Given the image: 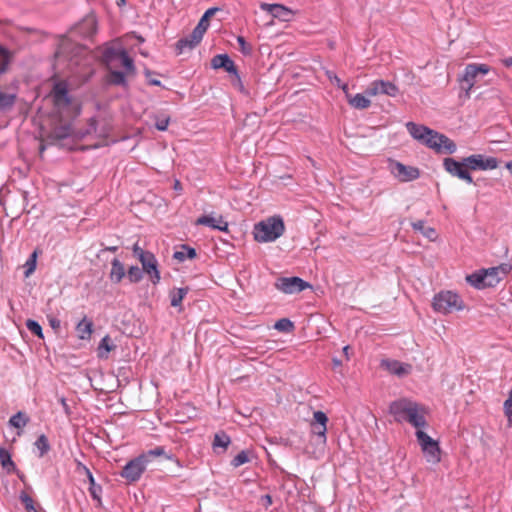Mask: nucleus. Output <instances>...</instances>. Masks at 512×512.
<instances>
[{
  "mask_svg": "<svg viewBox=\"0 0 512 512\" xmlns=\"http://www.w3.org/2000/svg\"><path fill=\"white\" fill-rule=\"evenodd\" d=\"M34 446L38 450V457L42 458L47 454L51 448L49 440L46 435L41 434L34 443Z\"/></svg>",
  "mask_w": 512,
  "mask_h": 512,
  "instance_id": "c9c22d12",
  "label": "nucleus"
},
{
  "mask_svg": "<svg viewBox=\"0 0 512 512\" xmlns=\"http://www.w3.org/2000/svg\"><path fill=\"white\" fill-rule=\"evenodd\" d=\"M506 169L512 174V160L505 164Z\"/></svg>",
  "mask_w": 512,
  "mask_h": 512,
  "instance_id": "338daca9",
  "label": "nucleus"
},
{
  "mask_svg": "<svg viewBox=\"0 0 512 512\" xmlns=\"http://www.w3.org/2000/svg\"><path fill=\"white\" fill-rule=\"evenodd\" d=\"M26 327L32 334H35L39 338L43 339L44 336H43V332H42V327L37 321L28 319L26 321Z\"/></svg>",
  "mask_w": 512,
  "mask_h": 512,
  "instance_id": "8fccbe9b",
  "label": "nucleus"
},
{
  "mask_svg": "<svg viewBox=\"0 0 512 512\" xmlns=\"http://www.w3.org/2000/svg\"><path fill=\"white\" fill-rule=\"evenodd\" d=\"M465 161L468 165L469 172L471 170H494L499 165V161L497 158L492 156L486 157L483 154H472L468 157H465Z\"/></svg>",
  "mask_w": 512,
  "mask_h": 512,
  "instance_id": "1a4fd4ad",
  "label": "nucleus"
},
{
  "mask_svg": "<svg viewBox=\"0 0 512 512\" xmlns=\"http://www.w3.org/2000/svg\"><path fill=\"white\" fill-rule=\"evenodd\" d=\"M237 42L239 44V50L243 55L248 56L252 54L253 48L251 44L247 43L243 36H238Z\"/></svg>",
  "mask_w": 512,
  "mask_h": 512,
  "instance_id": "3c124183",
  "label": "nucleus"
},
{
  "mask_svg": "<svg viewBox=\"0 0 512 512\" xmlns=\"http://www.w3.org/2000/svg\"><path fill=\"white\" fill-rule=\"evenodd\" d=\"M142 456H145V459L147 460V464L151 461L152 457H159V456H165L167 459H171V456L166 455L165 448L163 446H157L154 449L148 450L147 452H144L141 454Z\"/></svg>",
  "mask_w": 512,
  "mask_h": 512,
  "instance_id": "58836bf2",
  "label": "nucleus"
},
{
  "mask_svg": "<svg viewBox=\"0 0 512 512\" xmlns=\"http://www.w3.org/2000/svg\"><path fill=\"white\" fill-rule=\"evenodd\" d=\"M16 96L14 94H7L0 92V108L8 109L13 106Z\"/></svg>",
  "mask_w": 512,
  "mask_h": 512,
  "instance_id": "a18cd8bd",
  "label": "nucleus"
},
{
  "mask_svg": "<svg viewBox=\"0 0 512 512\" xmlns=\"http://www.w3.org/2000/svg\"><path fill=\"white\" fill-rule=\"evenodd\" d=\"M511 265L507 263L496 267L481 269L466 276V281L476 289L495 287L511 270Z\"/></svg>",
  "mask_w": 512,
  "mask_h": 512,
  "instance_id": "f03ea898",
  "label": "nucleus"
},
{
  "mask_svg": "<svg viewBox=\"0 0 512 512\" xmlns=\"http://www.w3.org/2000/svg\"><path fill=\"white\" fill-rule=\"evenodd\" d=\"M78 337L82 340L89 339L93 332V322L86 316L76 325Z\"/></svg>",
  "mask_w": 512,
  "mask_h": 512,
  "instance_id": "cd10ccee",
  "label": "nucleus"
},
{
  "mask_svg": "<svg viewBox=\"0 0 512 512\" xmlns=\"http://www.w3.org/2000/svg\"><path fill=\"white\" fill-rule=\"evenodd\" d=\"M327 76H328V78L330 79V81H331L332 83H334V84H335V85H337V86H340V82H341V80H340V78H339V77H337V75H335L334 73H332V72L328 71V72H327Z\"/></svg>",
  "mask_w": 512,
  "mask_h": 512,
  "instance_id": "4d7b16f0",
  "label": "nucleus"
},
{
  "mask_svg": "<svg viewBox=\"0 0 512 512\" xmlns=\"http://www.w3.org/2000/svg\"><path fill=\"white\" fill-rule=\"evenodd\" d=\"M274 328L280 332L289 333L294 329V324L288 318H281L275 322Z\"/></svg>",
  "mask_w": 512,
  "mask_h": 512,
  "instance_id": "a19ab883",
  "label": "nucleus"
},
{
  "mask_svg": "<svg viewBox=\"0 0 512 512\" xmlns=\"http://www.w3.org/2000/svg\"><path fill=\"white\" fill-rule=\"evenodd\" d=\"M37 252L34 251L27 259L24 267L26 268L24 275L29 277L36 269Z\"/></svg>",
  "mask_w": 512,
  "mask_h": 512,
  "instance_id": "de8ad7c7",
  "label": "nucleus"
},
{
  "mask_svg": "<svg viewBox=\"0 0 512 512\" xmlns=\"http://www.w3.org/2000/svg\"><path fill=\"white\" fill-rule=\"evenodd\" d=\"M230 444L231 438L226 432L219 431L214 435L212 447L216 453L225 452Z\"/></svg>",
  "mask_w": 512,
  "mask_h": 512,
  "instance_id": "b1692460",
  "label": "nucleus"
},
{
  "mask_svg": "<svg viewBox=\"0 0 512 512\" xmlns=\"http://www.w3.org/2000/svg\"><path fill=\"white\" fill-rule=\"evenodd\" d=\"M77 463V471L78 473H84L86 475V478L88 479L89 483H91V478H94L92 472L89 470L87 466L82 464L80 461H76Z\"/></svg>",
  "mask_w": 512,
  "mask_h": 512,
  "instance_id": "5fc2aeb1",
  "label": "nucleus"
},
{
  "mask_svg": "<svg viewBox=\"0 0 512 512\" xmlns=\"http://www.w3.org/2000/svg\"><path fill=\"white\" fill-rule=\"evenodd\" d=\"M196 256V250L187 245H182L181 249L175 251L173 254L174 259L183 262L187 259H193Z\"/></svg>",
  "mask_w": 512,
  "mask_h": 512,
  "instance_id": "473e14b6",
  "label": "nucleus"
},
{
  "mask_svg": "<svg viewBox=\"0 0 512 512\" xmlns=\"http://www.w3.org/2000/svg\"><path fill=\"white\" fill-rule=\"evenodd\" d=\"M72 126L69 123L55 126L49 133L48 138L50 140H64L72 135Z\"/></svg>",
  "mask_w": 512,
  "mask_h": 512,
  "instance_id": "393cba45",
  "label": "nucleus"
},
{
  "mask_svg": "<svg viewBox=\"0 0 512 512\" xmlns=\"http://www.w3.org/2000/svg\"><path fill=\"white\" fill-rule=\"evenodd\" d=\"M211 67L213 69H224L230 74H233L237 78V82L239 83L240 87L242 88V83L240 76L238 74V70L236 68L235 63L233 60L227 55V54H218L215 55L211 59Z\"/></svg>",
  "mask_w": 512,
  "mask_h": 512,
  "instance_id": "dca6fc26",
  "label": "nucleus"
},
{
  "mask_svg": "<svg viewBox=\"0 0 512 512\" xmlns=\"http://www.w3.org/2000/svg\"><path fill=\"white\" fill-rule=\"evenodd\" d=\"M506 417H507L509 426L512 427V413L511 414H507Z\"/></svg>",
  "mask_w": 512,
  "mask_h": 512,
  "instance_id": "774afa93",
  "label": "nucleus"
},
{
  "mask_svg": "<svg viewBox=\"0 0 512 512\" xmlns=\"http://www.w3.org/2000/svg\"><path fill=\"white\" fill-rule=\"evenodd\" d=\"M89 493L94 500H97L99 505H101V494L102 487L96 484L95 479L91 478V483H89Z\"/></svg>",
  "mask_w": 512,
  "mask_h": 512,
  "instance_id": "c03bdc74",
  "label": "nucleus"
},
{
  "mask_svg": "<svg viewBox=\"0 0 512 512\" xmlns=\"http://www.w3.org/2000/svg\"><path fill=\"white\" fill-rule=\"evenodd\" d=\"M97 31V19L89 14L82 19L75 27V32L84 38H91Z\"/></svg>",
  "mask_w": 512,
  "mask_h": 512,
  "instance_id": "a211bd4d",
  "label": "nucleus"
},
{
  "mask_svg": "<svg viewBox=\"0 0 512 512\" xmlns=\"http://www.w3.org/2000/svg\"><path fill=\"white\" fill-rule=\"evenodd\" d=\"M412 227L415 231L420 232L424 237L428 238L429 240H435V238L437 237L436 230L432 227H426L425 221L423 220L413 222Z\"/></svg>",
  "mask_w": 512,
  "mask_h": 512,
  "instance_id": "7c9ffc66",
  "label": "nucleus"
},
{
  "mask_svg": "<svg viewBox=\"0 0 512 512\" xmlns=\"http://www.w3.org/2000/svg\"><path fill=\"white\" fill-rule=\"evenodd\" d=\"M391 173L401 182H409L419 178L420 171L413 166H407L398 161L390 163Z\"/></svg>",
  "mask_w": 512,
  "mask_h": 512,
  "instance_id": "9b49d317",
  "label": "nucleus"
},
{
  "mask_svg": "<svg viewBox=\"0 0 512 512\" xmlns=\"http://www.w3.org/2000/svg\"><path fill=\"white\" fill-rule=\"evenodd\" d=\"M53 100L55 106L58 108L68 107L71 103V98L68 89L63 84H56L53 89Z\"/></svg>",
  "mask_w": 512,
  "mask_h": 512,
  "instance_id": "412c9836",
  "label": "nucleus"
},
{
  "mask_svg": "<svg viewBox=\"0 0 512 512\" xmlns=\"http://www.w3.org/2000/svg\"><path fill=\"white\" fill-rule=\"evenodd\" d=\"M203 36L204 33L200 31V28H194L188 36L177 41V54H182L185 50H192L195 48L202 41Z\"/></svg>",
  "mask_w": 512,
  "mask_h": 512,
  "instance_id": "f3484780",
  "label": "nucleus"
},
{
  "mask_svg": "<svg viewBox=\"0 0 512 512\" xmlns=\"http://www.w3.org/2000/svg\"><path fill=\"white\" fill-rule=\"evenodd\" d=\"M133 256L136 257L139 261L142 260L150 251L144 250L139 246L138 243H135L132 247Z\"/></svg>",
  "mask_w": 512,
  "mask_h": 512,
  "instance_id": "864d4df0",
  "label": "nucleus"
},
{
  "mask_svg": "<svg viewBox=\"0 0 512 512\" xmlns=\"http://www.w3.org/2000/svg\"><path fill=\"white\" fill-rule=\"evenodd\" d=\"M0 463L8 474L17 471L16 464L12 460L10 452L4 447H0Z\"/></svg>",
  "mask_w": 512,
  "mask_h": 512,
  "instance_id": "c85d7f7f",
  "label": "nucleus"
},
{
  "mask_svg": "<svg viewBox=\"0 0 512 512\" xmlns=\"http://www.w3.org/2000/svg\"><path fill=\"white\" fill-rule=\"evenodd\" d=\"M349 350H350V346L347 345V346L343 347V353L346 356V359H349Z\"/></svg>",
  "mask_w": 512,
  "mask_h": 512,
  "instance_id": "0e129e2a",
  "label": "nucleus"
},
{
  "mask_svg": "<svg viewBox=\"0 0 512 512\" xmlns=\"http://www.w3.org/2000/svg\"><path fill=\"white\" fill-rule=\"evenodd\" d=\"M275 288L285 294H293L310 287L309 283L300 277H280L275 282Z\"/></svg>",
  "mask_w": 512,
  "mask_h": 512,
  "instance_id": "9d476101",
  "label": "nucleus"
},
{
  "mask_svg": "<svg viewBox=\"0 0 512 512\" xmlns=\"http://www.w3.org/2000/svg\"><path fill=\"white\" fill-rule=\"evenodd\" d=\"M415 402L402 398L393 401L389 405V413L393 415L396 422L402 423L406 420L408 413L411 411L412 406Z\"/></svg>",
  "mask_w": 512,
  "mask_h": 512,
  "instance_id": "ddd939ff",
  "label": "nucleus"
},
{
  "mask_svg": "<svg viewBox=\"0 0 512 512\" xmlns=\"http://www.w3.org/2000/svg\"><path fill=\"white\" fill-rule=\"evenodd\" d=\"M489 65L484 63H470L464 68L463 73L458 77L461 90L465 93V97H470L473 87L490 72Z\"/></svg>",
  "mask_w": 512,
  "mask_h": 512,
  "instance_id": "20e7f679",
  "label": "nucleus"
},
{
  "mask_svg": "<svg viewBox=\"0 0 512 512\" xmlns=\"http://www.w3.org/2000/svg\"><path fill=\"white\" fill-rule=\"evenodd\" d=\"M169 122H170V118L168 116L156 117L155 127L159 131H165L169 125Z\"/></svg>",
  "mask_w": 512,
  "mask_h": 512,
  "instance_id": "603ef678",
  "label": "nucleus"
},
{
  "mask_svg": "<svg viewBox=\"0 0 512 512\" xmlns=\"http://www.w3.org/2000/svg\"><path fill=\"white\" fill-rule=\"evenodd\" d=\"M420 410L421 407L415 402L405 420L417 430H422L421 428H424L427 425L426 419L423 413H420Z\"/></svg>",
  "mask_w": 512,
  "mask_h": 512,
  "instance_id": "4be33fe9",
  "label": "nucleus"
},
{
  "mask_svg": "<svg viewBox=\"0 0 512 512\" xmlns=\"http://www.w3.org/2000/svg\"><path fill=\"white\" fill-rule=\"evenodd\" d=\"M144 272L138 266H131L127 271V278L131 283H138L142 280Z\"/></svg>",
  "mask_w": 512,
  "mask_h": 512,
  "instance_id": "ea45409f",
  "label": "nucleus"
},
{
  "mask_svg": "<svg viewBox=\"0 0 512 512\" xmlns=\"http://www.w3.org/2000/svg\"><path fill=\"white\" fill-rule=\"evenodd\" d=\"M415 436L428 463L437 464L441 460L439 443L423 430H416Z\"/></svg>",
  "mask_w": 512,
  "mask_h": 512,
  "instance_id": "423d86ee",
  "label": "nucleus"
},
{
  "mask_svg": "<svg viewBox=\"0 0 512 512\" xmlns=\"http://www.w3.org/2000/svg\"><path fill=\"white\" fill-rule=\"evenodd\" d=\"M348 103L355 109H366L370 106L371 101L363 94H356L349 97Z\"/></svg>",
  "mask_w": 512,
  "mask_h": 512,
  "instance_id": "2f4dec72",
  "label": "nucleus"
},
{
  "mask_svg": "<svg viewBox=\"0 0 512 512\" xmlns=\"http://www.w3.org/2000/svg\"><path fill=\"white\" fill-rule=\"evenodd\" d=\"M188 292V287L174 288L173 290H171L169 293L171 306L178 308V310L181 312L183 310L182 301L188 294Z\"/></svg>",
  "mask_w": 512,
  "mask_h": 512,
  "instance_id": "bb28decb",
  "label": "nucleus"
},
{
  "mask_svg": "<svg viewBox=\"0 0 512 512\" xmlns=\"http://www.w3.org/2000/svg\"><path fill=\"white\" fill-rule=\"evenodd\" d=\"M60 403H61V405H62V407H63L64 411L66 412V414H69V413H70V408H69V406H68V404H67V402H66V399H65L64 397H62V398L60 399Z\"/></svg>",
  "mask_w": 512,
  "mask_h": 512,
  "instance_id": "052dcab7",
  "label": "nucleus"
},
{
  "mask_svg": "<svg viewBox=\"0 0 512 512\" xmlns=\"http://www.w3.org/2000/svg\"><path fill=\"white\" fill-rule=\"evenodd\" d=\"M432 307L435 312L450 314L455 311L462 310L464 305L457 293L452 291H441L434 296Z\"/></svg>",
  "mask_w": 512,
  "mask_h": 512,
  "instance_id": "39448f33",
  "label": "nucleus"
},
{
  "mask_svg": "<svg viewBox=\"0 0 512 512\" xmlns=\"http://www.w3.org/2000/svg\"><path fill=\"white\" fill-rule=\"evenodd\" d=\"M260 9L270 13L274 18H278L282 21H289L293 15L291 9L282 4L277 3H261Z\"/></svg>",
  "mask_w": 512,
  "mask_h": 512,
  "instance_id": "6ab92c4d",
  "label": "nucleus"
},
{
  "mask_svg": "<svg viewBox=\"0 0 512 512\" xmlns=\"http://www.w3.org/2000/svg\"><path fill=\"white\" fill-rule=\"evenodd\" d=\"M381 364L391 374L397 375L399 377L408 374L411 369L410 365L401 363L397 360H383Z\"/></svg>",
  "mask_w": 512,
  "mask_h": 512,
  "instance_id": "5701e85b",
  "label": "nucleus"
},
{
  "mask_svg": "<svg viewBox=\"0 0 512 512\" xmlns=\"http://www.w3.org/2000/svg\"><path fill=\"white\" fill-rule=\"evenodd\" d=\"M406 128L414 139L438 154H453L457 150L456 144L449 137L425 125L407 122Z\"/></svg>",
  "mask_w": 512,
  "mask_h": 512,
  "instance_id": "f257e3e1",
  "label": "nucleus"
},
{
  "mask_svg": "<svg viewBox=\"0 0 512 512\" xmlns=\"http://www.w3.org/2000/svg\"><path fill=\"white\" fill-rule=\"evenodd\" d=\"M219 10L218 7H212L205 11V13L202 15L200 21L196 25L195 28H200V31L205 34L209 27V20L210 18Z\"/></svg>",
  "mask_w": 512,
  "mask_h": 512,
  "instance_id": "f704fd0d",
  "label": "nucleus"
},
{
  "mask_svg": "<svg viewBox=\"0 0 512 512\" xmlns=\"http://www.w3.org/2000/svg\"><path fill=\"white\" fill-rule=\"evenodd\" d=\"M28 422L29 418L21 411L17 412L9 419V425L18 429L25 427Z\"/></svg>",
  "mask_w": 512,
  "mask_h": 512,
  "instance_id": "4c0bfd02",
  "label": "nucleus"
},
{
  "mask_svg": "<svg viewBox=\"0 0 512 512\" xmlns=\"http://www.w3.org/2000/svg\"><path fill=\"white\" fill-rule=\"evenodd\" d=\"M261 501L263 505L267 508L272 504V497L269 494L263 495L261 497Z\"/></svg>",
  "mask_w": 512,
  "mask_h": 512,
  "instance_id": "13d9d810",
  "label": "nucleus"
},
{
  "mask_svg": "<svg viewBox=\"0 0 512 512\" xmlns=\"http://www.w3.org/2000/svg\"><path fill=\"white\" fill-rule=\"evenodd\" d=\"M503 408L505 415L512 414V389L508 393V398L505 400Z\"/></svg>",
  "mask_w": 512,
  "mask_h": 512,
  "instance_id": "6e6d98bb",
  "label": "nucleus"
},
{
  "mask_svg": "<svg viewBox=\"0 0 512 512\" xmlns=\"http://www.w3.org/2000/svg\"><path fill=\"white\" fill-rule=\"evenodd\" d=\"M147 460L145 456L141 454L129 462L123 467L120 475L129 482H136L140 479L147 467Z\"/></svg>",
  "mask_w": 512,
  "mask_h": 512,
  "instance_id": "6e6552de",
  "label": "nucleus"
},
{
  "mask_svg": "<svg viewBox=\"0 0 512 512\" xmlns=\"http://www.w3.org/2000/svg\"><path fill=\"white\" fill-rule=\"evenodd\" d=\"M98 349H99V357H101V358L107 357V353H109L113 349V346L110 345V337L108 335H106L104 338H102V340L99 343Z\"/></svg>",
  "mask_w": 512,
  "mask_h": 512,
  "instance_id": "49530a36",
  "label": "nucleus"
},
{
  "mask_svg": "<svg viewBox=\"0 0 512 512\" xmlns=\"http://www.w3.org/2000/svg\"><path fill=\"white\" fill-rule=\"evenodd\" d=\"M125 49H118L114 47H109L105 49L103 53V61L108 67H112L115 65L116 62H119L120 54L124 53Z\"/></svg>",
  "mask_w": 512,
  "mask_h": 512,
  "instance_id": "c756f323",
  "label": "nucleus"
},
{
  "mask_svg": "<svg viewBox=\"0 0 512 512\" xmlns=\"http://www.w3.org/2000/svg\"><path fill=\"white\" fill-rule=\"evenodd\" d=\"M327 422L328 417L323 411H315L313 413V420L311 422V431L316 435L322 444L327 441Z\"/></svg>",
  "mask_w": 512,
  "mask_h": 512,
  "instance_id": "2eb2a0df",
  "label": "nucleus"
},
{
  "mask_svg": "<svg viewBox=\"0 0 512 512\" xmlns=\"http://www.w3.org/2000/svg\"><path fill=\"white\" fill-rule=\"evenodd\" d=\"M285 225L280 216L268 217L254 225V239L260 243L274 242L283 235Z\"/></svg>",
  "mask_w": 512,
  "mask_h": 512,
  "instance_id": "7ed1b4c3",
  "label": "nucleus"
},
{
  "mask_svg": "<svg viewBox=\"0 0 512 512\" xmlns=\"http://www.w3.org/2000/svg\"><path fill=\"white\" fill-rule=\"evenodd\" d=\"M338 87L343 90V92L346 94L347 99H349V97H351V95L348 93L349 88H348V85L346 83L340 82V86H338Z\"/></svg>",
  "mask_w": 512,
  "mask_h": 512,
  "instance_id": "680f3d73",
  "label": "nucleus"
},
{
  "mask_svg": "<svg viewBox=\"0 0 512 512\" xmlns=\"http://www.w3.org/2000/svg\"><path fill=\"white\" fill-rule=\"evenodd\" d=\"M332 363H333V368L336 369L338 367H340L342 365V362L341 360L337 359V358H333L332 359Z\"/></svg>",
  "mask_w": 512,
  "mask_h": 512,
  "instance_id": "e2e57ef3",
  "label": "nucleus"
},
{
  "mask_svg": "<svg viewBox=\"0 0 512 512\" xmlns=\"http://www.w3.org/2000/svg\"><path fill=\"white\" fill-rule=\"evenodd\" d=\"M442 165L444 170L452 177L458 178L467 184L473 183V178L469 172L465 158L458 161L455 158L446 157L443 159Z\"/></svg>",
  "mask_w": 512,
  "mask_h": 512,
  "instance_id": "0eeeda50",
  "label": "nucleus"
},
{
  "mask_svg": "<svg viewBox=\"0 0 512 512\" xmlns=\"http://www.w3.org/2000/svg\"><path fill=\"white\" fill-rule=\"evenodd\" d=\"M49 322H50V326L53 329H58L60 327V320H58L56 318H51Z\"/></svg>",
  "mask_w": 512,
  "mask_h": 512,
  "instance_id": "bf43d9fd",
  "label": "nucleus"
},
{
  "mask_svg": "<svg viewBox=\"0 0 512 512\" xmlns=\"http://www.w3.org/2000/svg\"><path fill=\"white\" fill-rule=\"evenodd\" d=\"M197 225H203L210 227L215 230L219 231H227L228 230V223L223 219L222 216H219L218 219L211 215H202L196 220Z\"/></svg>",
  "mask_w": 512,
  "mask_h": 512,
  "instance_id": "aec40b11",
  "label": "nucleus"
},
{
  "mask_svg": "<svg viewBox=\"0 0 512 512\" xmlns=\"http://www.w3.org/2000/svg\"><path fill=\"white\" fill-rule=\"evenodd\" d=\"M120 64L126 69L128 73L135 72V65L133 59L128 55L127 51L120 54Z\"/></svg>",
  "mask_w": 512,
  "mask_h": 512,
  "instance_id": "79ce46f5",
  "label": "nucleus"
},
{
  "mask_svg": "<svg viewBox=\"0 0 512 512\" xmlns=\"http://www.w3.org/2000/svg\"><path fill=\"white\" fill-rule=\"evenodd\" d=\"M126 272L124 268V264L117 258H114L111 261V271L109 274V278L113 283H120L122 279L125 277Z\"/></svg>",
  "mask_w": 512,
  "mask_h": 512,
  "instance_id": "a878e982",
  "label": "nucleus"
},
{
  "mask_svg": "<svg viewBox=\"0 0 512 512\" xmlns=\"http://www.w3.org/2000/svg\"><path fill=\"white\" fill-rule=\"evenodd\" d=\"M13 58L11 51L0 45V75L4 74Z\"/></svg>",
  "mask_w": 512,
  "mask_h": 512,
  "instance_id": "72a5a7b5",
  "label": "nucleus"
},
{
  "mask_svg": "<svg viewBox=\"0 0 512 512\" xmlns=\"http://www.w3.org/2000/svg\"><path fill=\"white\" fill-rule=\"evenodd\" d=\"M140 263L142 265V271L149 276L152 284L157 285L161 280V276L155 255L152 252H149L142 260H140Z\"/></svg>",
  "mask_w": 512,
  "mask_h": 512,
  "instance_id": "4468645a",
  "label": "nucleus"
},
{
  "mask_svg": "<svg viewBox=\"0 0 512 512\" xmlns=\"http://www.w3.org/2000/svg\"><path fill=\"white\" fill-rule=\"evenodd\" d=\"M148 82H149L150 85H154V86L161 85V82L159 80H156V79H151Z\"/></svg>",
  "mask_w": 512,
  "mask_h": 512,
  "instance_id": "69168bd1",
  "label": "nucleus"
},
{
  "mask_svg": "<svg viewBox=\"0 0 512 512\" xmlns=\"http://www.w3.org/2000/svg\"><path fill=\"white\" fill-rule=\"evenodd\" d=\"M108 82L112 85L126 87L128 85L125 74L122 71L111 70L108 77Z\"/></svg>",
  "mask_w": 512,
  "mask_h": 512,
  "instance_id": "e433bc0d",
  "label": "nucleus"
},
{
  "mask_svg": "<svg viewBox=\"0 0 512 512\" xmlns=\"http://www.w3.org/2000/svg\"><path fill=\"white\" fill-rule=\"evenodd\" d=\"M249 453L250 452L247 450H242L231 460V465L234 468H237L243 464L248 463L250 461Z\"/></svg>",
  "mask_w": 512,
  "mask_h": 512,
  "instance_id": "37998d69",
  "label": "nucleus"
},
{
  "mask_svg": "<svg viewBox=\"0 0 512 512\" xmlns=\"http://www.w3.org/2000/svg\"><path fill=\"white\" fill-rule=\"evenodd\" d=\"M21 503L24 505L27 512H37L33 499L25 492H21L19 495Z\"/></svg>",
  "mask_w": 512,
  "mask_h": 512,
  "instance_id": "09e8293b",
  "label": "nucleus"
},
{
  "mask_svg": "<svg viewBox=\"0 0 512 512\" xmlns=\"http://www.w3.org/2000/svg\"><path fill=\"white\" fill-rule=\"evenodd\" d=\"M398 87L390 81L375 80L366 89L368 96H376L379 94L395 97L398 94Z\"/></svg>",
  "mask_w": 512,
  "mask_h": 512,
  "instance_id": "f8f14e48",
  "label": "nucleus"
}]
</instances>
